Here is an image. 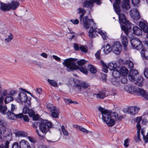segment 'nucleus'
<instances>
[{"mask_svg":"<svg viewBox=\"0 0 148 148\" xmlns=\"http://www.w3.org/2000/svg\"><path fill=\"white\" fill-rule=\"evenodd\" d=\"M77 10L79 14L81 13L79 18L80 23L85 29L90 28L88 32L89 36L91 38L95 37V35L96 34L97 32L95 29H93L94 27L95 28V24L93 19H88V16L83 17L86 12L84 8H79L77 9Z\"/></svg>","mask_w":148,"mask_h":148,"instance_id":"obj_1","label":"nucleus"},{"mask_svg":"<svg viewBox=\"0 0 148 148\" xmlns=\"http://www.w3.org/2000/svg\"><path fill=\"white\" fill-rule=\"evenodd\" d=\"M112 2L113 0H110ZM121 0H115V2L113 4V6L115 10L118 15L119 20L120 22H121L123 24L125 25H122L121 27L122 30L125 33V34L128 36L129 30L131 28V25L129 21L126 18L125 14L120 12V9L119 4L120 3Z\"/></svg>","mask_w":148,"mask_h":148,"instance_id":"obj_2","label":"nucleus"},{"mask_svg":"<svg viewBox=\"0 0 148 148\" xmlns=\"http://www.w3.org/2000/svg\"><path fill=\"white\" fill-rule=\"evenodd\" d=\"M99 110L102 114V119L103 121L109 127L114 125L115 121L118 117V115L116 112H112L110 110L104 109L101 107L98 108Z\"/></svg>","mask_w":148,"mask_h":148,"instance_id":"obj_3","label":"nucleus"},{"mask_svg":"<svg viewBox=\"0 0 148 148\" xmlns=\"http://www.w3.org/2000/svg\"><path fill=\"white\" fill-rule=\"evenodd\" d=\"M76 60V59L73 58L67 59L62 62V64L67 67L66 70L68 72L78 69L81 72L85 74H87L88 71L86 68L83 66L78 67L75 62Z\"/></svg>","mask_w":148,"mask_h":148,"instance_id":"obj_4","label":"nucleus"},{"mask_svg":"<svg viewBox=\"0 0 148 148\" xmlns=\"http://www.w3.org/2000/svg\"><path fill=\"white\" fill-rule=\"evenodd\" d=\"M40 131L38 130H36V132L40 138L43 139L45 138V136L49 129L52 126V123L50 122L44 121L40 122L39 125Z\"/></svg>","mask_w":148,"mask_h":148,"instance_id":"obj_5","label":"nucleus"},{"mask_svg":"<svg viewBox=\"0 0 148 148\" xmlns=\"http://www.w3.org/2000/svg\"><path fill=\"white\" fill-rule=\"evenodd\" d=\"M138 73L136 70H132L128 76L129 79L136 85L141 86L143 85V79L138 75Z\"/></svg>","mask_w":148,"mask_h":148,"instance_id":"obj_6","label":"nucleus"},{"mask_svg":"<svg viewBox=\"0 0 148 148\" xmlns=\"http://www.w3.org/2000/svg\"><path fill=\"white\" fill-rule=\"evenodd\" d=\"M16 101L18 103L26 102L28 106H29L31 104L30 100L28 98L27 95L25 93L22 92L18 94Z\"/></svg>","mask_w":148,"mask_h":148,"instance_id":"obj_7","label":"nucleus"},{"mask_svg":"<svg viewBox=\"0 0 148 148\" xmlns=\"http://www.w3.org/2000/svg\"><path fill=\"white\" fill-rule=\"evenodd\" d=\"M132 46L134 49L139 50L142 48L141 41L137 38H132L130 40Z\"/></svg>","mask_w":148,"mask_h":148,"instance_id":"obj_8","label":"nucleus"},{"mask_svg":"<svg viewBox=\"0 0 148 148\" xmlns=\"http://www.w3.org/2000/svg\"><path fill=\"white\" fill-rule=\"evenodd\" d=\"M112 50L114 53L118 55L122 50V47L119 42L116 41L114 42L112 47Z\"/></svg>","mask_w":148,"mask_h":148,"instance_id":"obj_9","label":"nucleus"},{"mask_svg":"<svg viewBox=\"0 0 148 148\" xmlns=\"http://www.w3.org/2000/svg\"><path fill=\"white\" fill-rule=\"evenodd\" d=\"M6 133L4 136V138L7 140L4 143L5 148H9V145L10 144L9 141L12 140V133L10 130L8 129L6 131Z\"/></svg>","mask_w":148,"mask_h":148,"instance_id":"obj_10","label":"nucleus"},{"mask_svg":"<svg viewBox=\"0 0 148 148\" xmlns=\"http://www.w3.org/2000/svg\"><path fill=\"white\" fill-rule=\"evenodd\" d=\"M135 93L138 95L142 96L145 99L148 100V94L143 89L136 87Z\"/></svg>","mask_w":148,"mask_h":148,"instance_id":"obj_11","label":"nucleus"},{"mask_svg":"<svg viewBox=\"0 0 148 148\" xmlns=\"http://www.w3.org/2000/svg\"><path fill=\"white\" fill-rule=\"evenodd\" d=\"M139 109L138 107L131 106L125 109L124 112H126L131 114L134 115L138 112Z\"/></svg>","mask_w":148,"mask_h":148,"instance_id":"obj_12","label":"nucleus"},{"mask_svg":"<svg viewBox=\"0 0 148 148\" xmlns=\"http://www.w3.org/2000/svg\"><path fill=\"white\" fill-rule=\"evenodd\" d=\"M89 86V84L86 82L79 81V83L76 84L75 87L81 91L82 89H86Z\"/></svg>","mask_w":148,"mask_h":148,"instance_id":"obj_13","label":"nucleus"},{"mask_svg":"<svg viewBox=\"0 0 148 148\" xmlns=\"http://www.w3.org/2000/svg\"><path fill=\"white\" fill-rule=\"evenodd\" d=\"M130 14L134 19L137 20L140 18V16L139 12L136 9L134 8L131 10L130 11Z\"/></svg>","mask_w":148,"mask_h":148,"instance_id":"obj_14","label":"nucleus"},{"mask_svg":"<svg viewBox=\"0 0 148 148\" xmlns=\"http://www.w3.org/2000/svg\"><path fill=\"white\" fill-rule=\"evenodd\" d=\"M15 109V107L14 105L12 104L11 110H9L6 113L7 117L10 119L13 120L14 116H15V114L13 112Z\"/></svg>","mask_w":148,"mask_h":148,"instance_id":"obj_15","label":"nucleus"},{"mask_svg":"<svg viewBox=\"0 0 148 148\" xmlns=\"http://www.w3.org/2000/svg\"><path fill=\"white\" fill-rule=\"evenodd\" d=\"M136 87L134 86L125 85V90L128 92L132 94L135 92Z\"/></svg>","mask_w":148,"mask_h":148,"instance_id":"obj_16","label":"nucleus"},{"mask_svg":"<svg viewBox=\"0 0 148 148\" xmlns=\"http://www.w3.org/2000/svg\"><path fill=\"white\" fill-rule=\"evenodd\" d=\"M20 148H31L28 142L26 140H23L19 143Z\"/></svg>","mask_w":148,"mask_h":148,"instance_id":"obj_17","label":"nucleus"},{"mask_svg":"<svg viewBox=\"0 0 148 148\" xmlns=\"http://www.w3.org/2000/svg\"><path fill=\"white\" fill-rule=\"evenodd\" d=\"M3 101L0 100V112L3 115L6 114L7 108L6 106H3Z\"/></svg>","mask_w":148,"mask_h":148,"instance_id":"obj_18","label":"nucleus"},{"mask_svg":"<svg viewBox=\"0 0 148 148\" xmlns=\"http://www.w3.org/2000/svg\"><path fill=\"white\" fill-rule=\"evenodd\" d=\"M51 113L52 116L55 118H58L59 117V110L58 108L55 107L52 110L50 111Z\"/></svg>","mask_w":148,"mask_h":148,"instance_id":"obj_19","label":"nucleus"},{"mask_svg":"<svg viewBox=\"0 0 148 148\" xmlns=\"http://www.w3.org/2000/svg\"><path fill=\"white\" fill-rule=\"evenodd\" d=\"M133 30L134 33L137 36H140L142 34L141 29L136 26L133 27Z\"/></svg>","mask_w":148,"mask_h":148,"instance_id":"obj_20","label":"nucleus"},{"mask_svg":"<svg viewBox=\"0 0 148 148\" xmlns=\"http://www.w3.org/2000/svg\"><path fill=\"white\" fill-rule=\"evenodd\" d=\"M129 1L130 0H123L121 4L123 9H128L130 8Z\"/></svg>","mask_w":148,"mask_h":148,"instance_id":"obj_21","label":"nucleus"},{"mask_svg":"<svg viewBox=\"0 0 148 148\" xmlns=\"http://www.w3.org/2000/svg\"><path fill=\"white\" fill-rule=\"evenodd\" d=\"M0 9L4 11L10 10L9 4L8 5L1 2Z\"/></svg>","mask_w":148,"mask_h":148,"instance_id":"obj_22","label":"nucleus"},{"mask_svg":"<svg viewBox=\"0 0 148 148\" xmlns=\"http://www.w3.org/2000/svg\"><path fill=\"white\" fill-rule=\"evenodd\" d=\"M9 4L10 9L15 10L19 5V3L16 1H12Z\"/></svg>","mask_w":148,"mask_h":148,"instance_id":"obj_23","label":"nucleus"},{"mask_svg":"<svg viewBox=\"0 0 148 148\" xmlns=\"http://www.w3.org/2000/svg\"><path fill=\"white\" fill-rule=\"evenodd\" d=\"M93 2L91 1H86L84 2L83 6L84 7L91 8L93 7Z\"/></svg>","mask_w":148,"mask_h":148,"instance_id":"obj_24","label":"nucleus"},{"mask_svg":"<svg viewBox=\"0 0 148 148\" xmlns=\"http://www.w3.org/2000/svg\"><path fill=\"white\" fill-rule=\"evenodd\" d=\"M112 50V47L110 46L109 44H107L105 47H104L103 51L104 53L106 54L110 53Z\"/></svg>","mask_w":148,"mask_h":148,"instance_id":"obj_25","label":"nucleus"},{"mask_svg":"<svg viewBox=\"0 0 148 148\" xmlns=\"http://www.w3.org/2000/svg\"><path fill=\"white\" fill-rule=\"evenodd\" d=\"M120 75L122 76H125L128 73V71L125 67H121L120 70Z\"/></svg>","mask_w":148,"mask_h":148,"instance_id":"obj_26","label":"nucleus"},{"mask_svg":"<svg viewBox=\"0 0 148 148\" xmlns=\"http://www.w3.org/2000/svg\"><path fill=\"white\" fill-rule=\"evenodd\" d=\"M139 26L144 32L148 31V27L144 23L140 21L139 23Z\"/></svg>","mask_w":148,"mask_h":148,"instance_id":"obj_27","label":"nucleus"},{"mask_svg":"<svg viewBox=\"0 0 148 148\" xmlns=\"http://www.w3.org/2000/svg\"><path fill=\"white\" fill-rule=\"evenodd\" d=\"M121 42L123 46L125 48L127 45L128 43V40L126 36H122Z\"/></svg>","mask_w":148,"mask_h":148,"instance_id":"obj_28","label":"nucleus"},{"mask_svg":"<svg viewBox=\"0 0 148 148\" xmlns=\"http://www.w3.org/2000/svg\"><path fill=\"white\" fill-rule=\"evenodd\" d=\"M93 95H96L97 98L100 99H103L106 97L105 92L104 91H99V93L94 94Z\"/></svg>","mask_w":148,"mask_h":148,"instance_id":"obj_29","label":"nucleus"},{"mask_svg":"<svg viewBox=\"0 0 148 148\" xmlns=\"http://www.w3.org/2000/svg\"><path fill=\"white\" fill-rule=\"evenodd\" d=\"M141 54L142 57L146 60H148V51L143 49L141 50Z\"/></svg>","mask_w":148,"mask_h":148,"instance_id":"obj_30","label":"nucleus"},{"mask_svg":"<svg viewBox=\"0 0 148 148\" xmlns=\"http://www.w3.org/2000/svg\"><path fill=\"white\" fill-rule=\"evenodd\" d=\"M120 78L114 77L112 78L111 80V83L114 85H117L119 84L120 83Z\"/></svg>","mask_w":148,"mask_h":148,"instance_id":"obj_31","label":"nucleus"},{"mask_svg":"<svg viewBox=\"0 0 148 148\" xmlns=\"http://www.w3.org/2000/svg\"><path fill=\"white\" fill-rule=\"evenodd\" d=\"M88 69L92 73H95L97 72L96 69L92 65H89L88 66Z\"/></svg>","mask_w":148,"mask_h":148,"instance_id":"obj_32","label":"nucleus"},{"mask_svg":"<svg viewBox=\"0 0 148 148\" xmlns=\"http://www.w3.org/2000/svg\"><path fill=\"white\" fill-rule=\"evenodd\" d=\"M112 75L114 77L120 78V71L116 69H114L113 70Z\"/></svg>","mask_w":148,"mask_h":148,"instance_id":"obj_33","label":"nucleus"},{"mask_svg":"<svg viewBox=\"0 0 148 148\" xmlns=\"http://www.w3.org/2000/svg\"><path fill=\"white\" fill-rule=\"evenodd\" d=\"M14 36L12 33H10L8 36V37L5 39V42L6 43L10 42L13 38Z\"/></svg>","mask_w":148,"mask_h":148,"instance_id":"obj_34","label":"nucleus"},{"mask_svg":"<svg viewBox=\"0 0 148 148\" xmlns=\"http://www.w3.org/2000/svg\"><path fill=\"white\" fill-rule=\"evenodd\" d=\"M7 94V90L5 89L3 90L0 94V100L3 101V97L5 96Z\"/></svg>","mask_w":148,"mask_h":148,"instance_id":"obj_35","label":"nucleus"},{"mask_svg":"<svg viewBox=\"0 0 148 148\" xmlns=\"http://www.w3.org/2000/svg\"><path fill=\"white\" fill-rule=\"evenodd\" d=\"M97 33L101 36L103 40H106L108 38V36L106 32H103L102 30H99Z\"/></svg>","mask_w":148,"mask_h":148,"instance_id":"obj_36","label":"nucleus"},{"mask_svg":"<svg viewBox=\"0 0 148 148\" xmlns=\"http://www.w3.org/2000/svg\"><path fill=\"white\" fill-rule=\"evenodd\" d=\"M126 66L130 69H132L134 67V64L130 60H127L125 61Z\"/></svg>","mask_w":148,"mask_h":148,"instance_id":"obj_37","label":"nucleus"},{"mask_svg":"<svg viewBox=\"0 0 148 148\" xmlns=\"http://www.w3.org/2000/svg\"><path fill=\"white\" fill-rule=\"evenodd\" d=\"M47 81L51 86L55 87H57V84L56 82L54 80H51L48 79H47Z\"/></svg>","mask_w":148,"mask_h":148,"instance_id":"obj_38","label":"nucleus"},{"mask_svg":"<svg viewBox=\"0 0 148 148\" xmlns=\"http://www.w3.org/2000/svg\"><path fill=\"white\" fill-rule=\"evenodd\" d=\"M108 68L110 70L116 69V64L112 62H110L108 64Z\"/></svg>","mask_w":148,"mask_h":148,"instance_id":"obj_39","label":"nucleus"},{"mask_svg":"<svg viewBox=\"0 0 148 148\" xmlns=\"http://www.w3.org/2000/svg\"><path fill=\"white\" fill-rule=\"evenodd\" d=\"M79 49L83 52L86 53L88 52V47L86 46L80 45L79 47Z\"/></svg>","mask_w":148,"mask_h":148,"instance_id":"obj_40","label":"nucleus"},{"mask_svg":"<svg viewBox=\"0 0 148 148\" xmlns=\"http://www.w3.org/2000/svg\"><path fill=\"white\" fill-rule=\"evenodd\" d=\"M119 78H120V82H121L123 84H125L127 83V79L125 76H121Z\"/></svg>","mask_w":148,"mask_h":148,"instance_id":"obj_41","label":"nucleus"},{"mask_svg":"<svg viewBox=\"0 0 148 148\" xmlns=\"http://www.w3.org/2000/svg\"><path fill=\"white\" fill-rule=\"evenodd\" d=\"M13 99L11 96L7 97L4 99V102L5 104H7L10 102L13 101Z\"/></svg>","mask_w":148,"mask_h":148,"instance_id":"obj_42","label":"nucleus"},{"mask_svg":"<svg viewBox=\"0 0 148 148\" xmlns=\"http://www.w3.org/2000/svg\"><path fill=\"white\" fill-rule=\"evenodd\" d=\"M40 123V122H39L38 121H36L32 122V125L33 127L35 129L37 128L38 126H39V125Z\"/></svg>","mask_w":148,"mask_h":148,"instance_id":"obj_43","label":"nucleus"},{"mask_svg":"<svg viewBox=\"0 0 148 148\" xmlns=\"http://www.w3.org/2000/svg\"><path fill=\"white\" fill-rule=\"evenodd\" d=\"M62 130L63 134L65 136H68L69 133L68 131L65 129V127L63 125L62 126Z\"/></svg>","mask_w":148,"mask_h":148,"instance_id":"obj_44","label":"nucleus"},{"mask_svg":"<svg viewBox=\"0 0 148 148\" xmlns=\"http://www.w3.org/2000/svg\"><path fill=\"white\" fill-rule=\"evenodd\" d=\"M86 63V60L84 59L80 60L77 62V63L79 66L83 65L85 64Z\"/></svg>","mask_w":148,"mask_h":148,"instance_id":"obj_45","label":"nucleus"},{"mask_svg":"<svg viewBox=\"0 0 148 148\" xmlns=\"http://www.w3.org/2000/svg\"><path fill=\"white\" fill-rule=\"evenodd\" d=\"M17 134L19 136H26L27 134L24 131H20L17 132Z\"/></svg>","mask_w":148,"mask_h":148,"instance_id":"obj_46","label":"nucleus"},{"mask_svg":"<svg viewBox=\"0 0 148 148\" xmlns=\"http://www.w3.org/2000/svg\"><path fill=\"white\" fill-rule=\"evenodd\" d=\"M55 107L51 103H49L47 104V109L50 111L52 110Z\"/></svg>","mask_w":148,"mask_h":148,"instance_id":"obj_47","label":"nucleus"},{"mask_svg":"<svg viewBox=\"0 0 148 148\" xmlns=\"http://www.w3.org/2000/svg\"><path fill=\"white\" fill-rule=\"evenodd\" d=\"M101 50H99L95 54V56L98 60H99L101 59L100 56V53Z\"/></svg>","mask_w":148,"mask_h":148,"instance_id":"obj_48","label":"nucleus"},{"mask_svg":"<svg viewBox=\"0 0 148 148\" xmlns=\"http://www.w3.org/2000/svg\"><path fill=\"white\" fill-rule=\"evenodd\" d=\"M139 2V0H132V3L134 7L138 6Z\"/></svg>","mask_w":148,"mask_h":148,"instance_id":"obj_49","label":"nucleus"},{"mask_svg":"<svg viewBox=\"0 0 148 148\" xmlns=\"http://www.w3.org/2000/svg\"><path fill=\"white\" fill-rule=\"evenodd\" d=\"M23 114L22 113H19L18 114H15V116H14V118H15L16 119H17L18 118H23Z\"/></svg>","mask_w":148,"mask_h":148,"instance_id":"obj_50","label":"nucleus"},{"mask_svg":"<svg viewBox=\"0 0 148 148\" xmlns=\"http://www.w3.org/2000/svg\"><path fill=\"white\" fill-rule=\"evenodd\" d=\"M28 114L29 116L32 117L35 114V112L32 109H29Z\"/></svg>","mask_w":148,"mask_h":148,"instance_id":"obj_51","label":"nucleus"},{"mask_svg":"<svg viewBox=\"0 0 148 148\" xmlns=\"http://www.w3.org/2000/svg\"><path fill=\"white\" fill-rule=\"evenodd\" d=\"M19 146L18 145V144L17 142L14 143L12 146V148H19Z\"/></svg>","mask_w":148,"mask_h":148,"instance_id":"obj_52","label":"nucleus"},{"mask_svg":"<svg viewBox=\"0 0 148 148\" xmlns=\"http://www.w3.org/2000/svg\"><path fill=\"white\" fill-rule=\"evenodd\" d=\"M129 139L127 138L126 139L124 142V146L125 147H128L129 145Z\"/></svg>","mask_w":148,"mask_h":148,"instance_id":"obj_53","label":"nucleus"},{"mask_svg":"<svg viewBox=\"0 0 148 148\" xmlns=\"http://www.w3.org/2000/svg\"><path fill=\"white\" fill-rule=\"evenodd\" d=\"M74 48L75 50L77 51L80 50L79 47L77 43H75L74 44Z\"/></svg>","mask_w":148,"mask_h":148,"instance_id":"obj_54","label":"nucleus"},{"mask_svg":"<svg viewBox=\"0 0 148 148\" xmlns=\"http://www.w3.org/2000/svg\"><path fill=\"white\" fill-rule=\"evenodd\" d=\"M29 110V108L26 107H25L23 108V112L25 114L28 113Z\"/></svg>","mask_w":148,"mask_h":148,"instance_id":"obj_55","label":"nucleus"},{"mask_svg":"<svg viewBox=\"0 0 148 148\" xmlns=\"http://www.w3.org/2000/svg\"><path fill=\"white\" fill-rule=\"evenodd\" d=\"M144 74L145 77L148 78V69L147 68L145 69L144 71Z\"/></svg>","mask_w":148,"mask_h":148,"instance_id":"obj_56","label":"nucleus"},{"mask_svg":"<svg viewBox=\"0 0 148 148\" xmlns=\"http://www.w3.org/2000/svg\"><path fill=\"white\" fill-rule=\"evenodd\" d=\"M6 122L4 120H2L0 122V125H1L2 127H5L7 125Z\"/></svg>","mask_w":148,"mask_h":148,"instance_id":"obj_57","label":"nucleus"},{"mask_svg":"<svg viewBox=\"0 0 148 148\" xmlns=\"http://www.w3.org/2000/svg\"><path fill=\"white\" fill-rule=\"evenodd\" d=\"M28 138L29 140L33 143H35L36 142V140L35 139L31 137H28Z\"/></svg>","mask_w":148,"mask_h":148,"instance_id":"obj_58","label":"nucleus"},{"mask_svg":"<svg viewBox=\"0 0 148 148\" xmlns=\"http://www.w3.org/2000/svg\"><path fill=\"white\" fill-rule=\"evenodd\" d=\"M64 101L68 104L71 103V100L70 99L65 98Z\"/></svg>","mask_w":148,"mask_h":148,"instance_id":"obj_59","label":"nucleus"},{"mask_svg":"<svg viewBox=\"0 0 148 148\" xmlns=\"http://www.w3.org/2000/svg\"><path fill=\"white\" fill-rule=\"evenodd\" d=\"M71 21L73 24L75 25L79 23V20L77 19H76L75 20H71Z\"/></svg>","mask_w":148,"mask_h":148,"instance_id":"obj_60","label":"nucleus"},{"mask_svg":"<svg viewBox=\"0 0 148 148\" xmlns=\"http://www.w3.org/2000/svg\"><path fill=\"white\" fill-rule=\"evenodd\" d=\"M23 120L25 122H28L29 121V119L28 118V116L27 115H23Z\"/></svg>","mask_w":148,"mask_h":148,"instance_id":"obj_61","label":"nucleus"},{"mask_svg":"<svg viewBox=\"0 0 148 148\" xmlns=\"http://www.w3.org/2000/svg\"><path fill=\"white\" fill-rule=\"evenodd\" d=\"M108 66L106 65L102 67V70L105 73H107L108 71Z\"/></svg>","mask_w":148,"mask_h":148,"instance_id":"obj_62","label":"nucleus"},{"mask_svg":"<svg viewBox=\"0 0 148 148\" xmlns=\"http://www.w3.org/2000/svg\"><path fill=\"white\" fill-rule=\"evenodd\" d=\"M16 93L17 92L15 90H12L10 91L9 95L13 96L16 95Z\"/></svg>","mask_w":148,"mask_h":148,"instance_id":"obj_63","label":"nucleus"},{"mask_svg":"<svg viewBox=\"0 0 148 148\" xmlns=\"http://www.w3.org/2000/svg\"><path fill=\"white\" fill-rule=\"evenodd\" d=\"M33 119L35 121H37L39 118V116L37 114H34L32 116Z\"/></svg>","mask_w":148,"mask_h":148,"instance_id":"obj_64","label":"nucleus"}]
</instances>
